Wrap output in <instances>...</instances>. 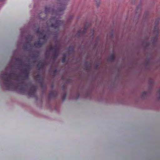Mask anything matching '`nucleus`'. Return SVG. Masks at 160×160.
<instances>
[{"label":"nucleus","mask_w":160,"mask_h":160,"mask_svg":"<svg viewBox=\"0 0 160 160\" xmlns=\"http://www.w3.org/2000/svg\"><path fill=\"white\" fill-rule=\"evenodd\" d=\"M59 49H55V51H53L52 58L53 59H56L58 56L59 54Z\"/></svg>","instance_id":"6"},{"label":"nucleus","mask_w":160,"mask_h":160,"mask_svg":"<svg viewBox=\"0 0 160 160\" xmlns=\"http://www.w3.org/2000/svg\"><path fill=\"white\" fill-rule=\"evenodd\" d=\"M35 78L37 80H40L41 78V76L40 75L38 74L35 76Z\"/></svg>","instance_id":"17"},{"label":"nucleus","mask_w":160,"mask_h":160,"mask_svg":"<svg viewBox=\"0 0 160 160\" xmlns=\"http://www.w3.org/2000/svg\"><path fill=\"white\" fill-rule=\"evenodd\" d=\"M68 1V0H58L60 5L58 9L57 13H59L65 10Z\"/></svg>","instance_id":"3"},{"label":"nucleus","mask_w":160,"mask_h":160,"mask_svg":"<svg viewBox=\"0 0 160 160\" xmlns=\"http://www.w3.org/2000/svg\"><path fill=\"white\" fill-rule=\"evenodd\" d=\"M16 62L19 63L20 65H22V59L21 58H17L16 59Z\"/></svg>","instance_id":"14"},{"label":"nucleus","mask_w":160,"mask_h":160,"mask_svg":"<svg viewBox=\"0 0 160 160\" xmlns=\"http://www.w3.org/2000/svg\"><path fill=\"white\" fill-rule=\"evenodd\" d=\"M37 32L39 34V36L41 37L40 38L43 40H47V38L44 31L40 32L38 30L37 31Z\"/></svg>","instance_id":"5"},{"label":"nucleus","mask_w":160,"mask_h":160,"mask_svg":"<svg viewBox=\"0 0 160 160\" xmlns=\"http://www.w3.org/2000/svg\"><path fill=\"white\" fill-rule=\"evenodd\" d=\"M23 75L22 77L24 79H28L29 77V72H23Z\"/></svg>","instance_id":"13"},{"label":"nucleus","mask_w":160,"mask_h":160,"mask_svg":"<svg viewBox=\"0 0 160 160\" xmlns=\"http://www.w3.org/2000/svg\"><path fill=\"white\" fill-rule=\"evenodd\" d=\"M37 90V87L34 85L31 86L30 90L28 92V95L30 97H34L36 96V92Z\"/></svg>","instance_id":"4"},{"label":"nucleus","mask_w":160,"mask_h":160,"mask_svg":"<svg viewBox=\"0 0 160 160\" xmlns=\"http://www.w3.org/2000/svg\"><path fill=\"white\" fill-rule=\"evenodd\" d=\"M46 65L45 63L40 62L37 65V67L39 69L42 68Z\"/></svg>","instance_id":"12"},{"label":"nucleus","mask_w":160,"mask_h":160,"mask_svg":"<svg viewBox=\"0 0 160 160\" xmlns=\"http://www.w3.org/2000/svg\"><path fill=\"white\" fill-rule=\"evenodd\" d=\"M158 92L159 94H160V90L158 91Z\"/></svg>","instance_id":"27"},{"label":"nucleus","mask_w":160,"mask_h":160,"mask_svg":"<svg viewBox=\"0 0 160 160\" xmlns=\"http://www.w3.org/2000/svg\"><path fill=\"white\" fill-rule=\"evenodd\" d=\"M66 96H67V94L66 93H65L63 96H62V100L63 101H64L65 99H66Z\"/></svg>","instance_id":"19"},{"label":"nucleus","mask_w":160,"mask_h":160,"mask_svg":"<svg viewBox=\"0 0 160 160\" xmlns=\"http://www.w3.org/2000/svg\"><path fill=\"white\" fill-rule=\"evenodd\" d=\"M43 42H41L39 40L34 43V46L36 47H41L43 44Z\"/></svg>","instance_id":"7"},{"label":"nucleus","mask_w":160,"mask_h":160,"mask_svg":"<svg viewBox=\"0 0 160 160\" xmlns=\"http://www.w3.org/2000/svg\"><path fill=\"white\" fill-rule=\"evenodd\" d=\"M37 57V56L36 55H34L32 56V57L33 58H36Z\"/></svg>","instance_id":"26"},{"label":"nucleus","mask_w":160,"mask_h":160,"mask_svg":"<svg viewBox=\"0 0 160 160\" xmlns=\"http://www.w3.org/2000/svg\"><path fill=\"white\" fill-rule=\"evenodd\" d=\"M95 1L97 3V6H98L100 2V0H95Z\"/></svg>","instance_id":"21"},{"label":"nucleus","mask_w":160,"mask_h":160,"mask_svg":"<svg viewBox=\"0 0 160 160\" xmlns=\"http://www.w3.org/2000/svg\"><path fill=\"white\" fill-rule=\"evenodd\" d=\"M0 78L2 80L5 81L4 82V84L7 90L14 91L19 88L22 93H24L26 92L27 85L26 84L24 83L23 81H21V84L17 85L12 81V80H18V76L16 74L12 72L8 74L5 72L1 74Z\"/></svg>","instance_id":"1"},{"label":"nucleus","mask_w":160,"mask_h":160,"mask_svg":"<svg viewBox=\"0 0 160 160\" xmlns=\"http://www.w3.org/2000/svg\"><path fill=\"white\" fill-rule=\"evenodd\" d=\"M58 95V93L57 92L55 91H52L49 94V97L50 98H54L56 97Z\"/></svg>","instance_id":"8"},{"label":"nucleus","mask_w":160,"mask_h":160,"mask_svg":"<svg viewBox=\"0 0 160 160\" xmlns=\"http://www.w3.org/2000/svg\"><path fill=\"white\" fill-rule=\"evenodd\" d=\"M47 53H46V55H47Z\"/></svg>","instance_id":"29"},{"label":"nucleus","mask_w":160,"mask_h":160,"mask_svg":"<svg viewBox=\"0 0 160 160\" xmlns=\"http://www.w3.org/2000/svg\"><path fill=\"white\" fill-rule=\"evenodd\" d=\"M54 11L53 10H51V8H45V13L46 14H47L48 13H53Z\"/></svg>","instance_id":"9"},{"label":"nucleus","mask_w":160,"mask_h":160,"mask_svg":"<svg viewBox=\"0 0 160 160\" xmlns=\"http://www.w3.org/2000/svg\"><path fill=\"white\" fill-rule=\"evenodd\" d=\"M68 50L69 51H70L72 52H73L74 51V48H73L72 47H69L68 48Z\"/></svg>","instance_id":"18"},{"label":"nucleus","mask_w":160,"mask_h":160,"mask_svg":"<svg viewBox=\"0 0 160 160\" xmlns=\"http://www.w3.org/2000/svg\"><path fill=\"white\" fill-rule=\"evenodd\" d=\"M3 0H0V2H2L3 1Z\"/></svg>","instance_id":"28"},{"label":"nucleus","mask_w":160,"mask_h":160,"mask_svg":"<svg viewBox=\"0 0 160 160\" xmlns=\"http://www.w3.org/2000/svg\"><path fill=\"white\" fill-rule=\"evenodd\" d=\"M147 94V92H146V91H144V92H142V95H146V94Z\"/></svg>","instance_id":"25"},{"label":"nucleus","mask_w":160,"mask_h":160,"mask_svg":"<svg viewBox=\"0 0 160 160\" xmlns=\"http://www.w3.org/2000/svg\"><path fill=\"white\" fill-rule=\"evenodd\" d=\"M86 29L85 28L82 32V34H85L86 32Z\"/></svg>","instance_id":"22"},{"label":"nucleus","mask_w":160,"mask_h":160,"mask_svg":"<svg viewBox=\"0 0 160 160\" xmlns=\"http://www.w3.org/2000/svg\"><path fill=\"white\" fill-rule=\"evenodd\" d=\"M66 55H64L62 59V63L65 62L66 61Z\"/></svg>","instance_id":"20"},{"label":"nucleus","mask_w":160,"mask_h":160,"mask_svg":"<svg viewBox=\"0 0 160 160\" xmlns=\"http://www.w3.org/2000/svg\"><path fill=\"white\" fill-rule=\"evenodd\" d=\"M114 59L115 57L113 55H111L109 58V60L111 61H114Z\"/></svg>","instance_id":"15"},{"label":"nucleus","mask_w":160,"mask_h":160,"mask_svg":"<svg viewBox=\"0 0 160 160\" xmlns=\"http://www.w3.org/2000/svg\"><path fill=\"white\" fill-rule=\"evenodd\" d=\"M31 47L30 43L29 42H27L24 45L23 48L25 49H27Z\"/></svg>","instance_id":"10"},{"label":"nucleus","mask_w":160,"mask_h":160,"mask_svg":"<svg viewBox=\"0 0 160 160\" xmlns=\"http://www.w3.org/2000/svg\"><path fill=\"white\" fill-rule=\"evenodd\" d=\"M24 66H26V68L22 70V71H23V72H28V70L29 69L30 67L29 64L26 65V64H24Z\"/></svg>","instance_id":"11"},{"label":"nucleus","mask_w":160,"mask_h":160,"mask_svg":"<svg viewBox=\"0 0 160 160\" xmlns=\"http://www.w3.org/2000/svg\"><path fill=\"white\" fill-rule=\"evenodd\" d=\"M57 69H55L53 71V73L54 74H56L57 72Z\"/></svg>","instance_id":"24"},{"label":"nucleus","mask_w":160,"mask_h":160,"mask_svg":"<svg viewBox=\"0 0 160 160\" xmlns=\"http://www.w3.org/2000/svg\"><path fill=\"white\" fill-rule=\"evenodd\" d=\"M57 17L58 15H57L55 17H52L50 19V22H53L51 26V27L56 29H58L59 27L62 25L63 23L62 21L59 20L56 18Z\"/></svg>","instance_id":"2"},{"label":"nucleus","mask_w":160,"mask_h":160,"mask_svg":"<svg viewBox=\"0 0 160 160\" xmlns=\"http://www.w3.org/2000/svg\"><path fill=\"white\" fill-rule=\"evenodd\" d=\"M81 31L80 30L77 33L78 35L80 36L81 34Z\"/></svg>","instance_id":"23"},{"label":"nucleus","mask_w":160,"mask_h":160,"mask_svg":"<svg viewBox=\"0 0 160 160\" xmlns=\"http://www.w3.org/2000/svg\"><path fill=\"white\" fill-rule=\"evenodd\" d=\"M58 48H57L56 46L52 47L51 46L49 47V50L50 51L53 50V51H55V49H57Z\"/></svg>","instance_id":"16"}]
</instances>
